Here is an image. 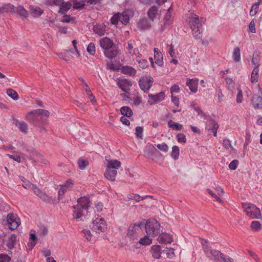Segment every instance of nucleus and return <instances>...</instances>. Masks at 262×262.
I'll list each match as a JSON object with an SVG mask.
<instances>
[{
	"label": "nucleus",
	"instance_id": "nucleus-1",
	"mask_svg": "<svg viewBox=\"0 0 262 262\" xmlns=\"http://www.w3.org/2000/svg\"><path fill=\"white\" fill-rule=\"evenodd\" d=\"M91 207V202L87 196L81 197L77 200V205H74L73 216L76 220L81 219L85 215L84 212L88 213Z\"/></svg>",
	"mask_w": 262,
	"mask_h": 262
},
{
	"label": "nucleus",
	"instance_id": "nucleus-2",
	"mask_svg": "<svg viewBox=\"0 0 262 262\" xmlns=\"http://www.w3.org/2000/svg\"><path fill=\"white\" fill-rule=\"evenodd\" d=\"M121 166V162L117 160L108 161L104 173L105 177L108 180L114 181L117 174V170Z\"/></svg>",
	"mask_w": 262,
	"mask_h": 262
},
{
	"label": "nucleus",
	"instance_id": "nucleus-3",
	"mask_svg": "<svg viewBox=\"0 0 262 262\" xmlns=\"http://www.w3.org/2000/svg\"><path fill=\"white\" fill-rule=\"evenodd\" d=\"M49 116V112L48 111L42 109H37L31 111L27 118L29 121L34 123L36 126H37L38 123L34 121L35 119H41L42 121H46Z\"/></svg>",
	"mask_w": 262,
	"mask_h": 262
},
{
	"label": "nucleus",
	"instance_id": "nucleus-4",
	"mask_svg": "<svg viewBox=\"0 0 262 262\" xmlns=\"http://www.w3.org/2000/svg\"><path fill=\"white\" fill-rule=\"evenodd\" d=\"M147 234L151 236L158 235L160 231V225L155 219L150 220L146 222L145 226Z\"/></svg>",
	"mask_w": 262,
	"mask_h": 262
},
{
	"label": "nucleus",
	"instance_id": "nucleus-5",
	"mask_svg": "<svg viewBox=\"0 0 262 262\" xmlns=\"http://www.w3.org/2000/svg\"><path fill=\"white\" fill-rule=\"evenodd\" d=\"M243 207L247 215L253 219H258L261 216L259 208L253 204L244 203Z\"/></svg>",
	"mask_w": 262,
	"mask_h": 262
},
{
	"label": "nucleus",
	"instance_id": "nucleus-6",
	"mask_svg": "<svg viewBox=\"0 0 262 262\" xmlns=\"http://www.w3.org/2000/svg\"><path fill=\"white\" fill-rule=\"evenodd\" d=\"M202 244L203 245L204 251L209 259L217 262L220 260V259H222L223 254L220 251L213 249L208 246H205L203 243H202Z\"/></svg>",
	"mask_w": 262,
	"mask_h": 262
},
{
	"label": "nucleus",
	"instance_id": "nucleus-7",
	"mask_svg": "<svg viewBox=\"0 0 262 262\" xmlns=\"http://www.w3.org/2000/svg\"><path fill=\"white\" fill-rule=\"evenodd\" d=\"M106 228L105 220L102 217H99V216L92 223V229L96 232H104Z\"/></svg>",
	"mask_w": 262,
	"mask_h": 262
},
{
	"label": "nucleus",
	"instance_id": "nucleus-8",
	"mask_svg": "<svg viewBox=\"0 0 262 262\" xmlns=\"http://www.w3.org/2000/svg\"><path fill=\"white\" fill-rule=\"evenodd\" d=\"M7 222L9 228L11 230L16 229L20 224V219L18 217L17 214L13 213L8 214Z\"/></svg>",
	"mask_w": 262,
	"mask_h": 262
},
{
	"label": "nucleus",
	"instance_id": "nucleus-9",
	"mask_svg": "<svg viewBox=\"0 0 262 262\" xmlns=\"http://www.w3.org/2000/svg\"><path fill=\"white\" fill-rule=\"evenodd\" d=\"M153 81L154 79L151 76H145L140 79L139 84L140 88L144 92H146L150 88Z\"/></svg>",
	"mask_w": 262,
	"mask_h": 262
},
{
	"label": "nucleus",
	"instance_id": "nucleus-10",
	"mask_svg": "<svg viewBox=\"0 0 262 262\" xmlns=\"http://www.w3.org/2000/svg\"><path fill=\"white\" fill-rule=\"evenodd\" d=\"M218 128L219 125L214 120L209 119L207 121L205 128L207 130L209 135L213 134V136L216 137Z\"/></svg>",
	"mask_w": 262,
	"mask_h": 262
},
{
	"label": "nucleus",
	"instance_id": "nucleus-11",
	"mask_svg": "<svg viewBox=\"0 0 262 262\" xmlns=\"http://www.w3.org/2000/svg\"><path fill=\"white\" fill-rule=\"evenodd\" d=\"M189 25L192 31H194L196 28H202V26L199 16L196 14H193L189 17Z\"/></svg>",
	"mask_w": 262,
	"mask_h": 262
},
{
	"label": "nucleus",
	"instance_id": "nucleus-12",
	"mask_svg": "<svg viewBox=\"0 0 262 262\" xmlns=\"http://www.w3.org/2000/svg\"><path fill=\"white\" fill-rule=\"evenodd\" d=\"M144 227V223H139L130 225L128 229L127 235L129 237H133L139 232L142 228Z\"/></svg>",
	"mask_w": 262,
	"mask_h": 262
},
{
	"label": "nucleus",
	"instance_id": "nucleus-13",
	"mask_svg": "<svg viewBox=\"0 0 262 262\" xmlns=\"http://www.w3.org/2000/svg\"><path fill=\"white\" fill-rule=\"evenodd\" d=\"M13 123L19 129V130L24 133L26 134L28 132V125L27 124L23 121H19V120L13 118L12 119Z\"/></svg>",
	"mask_w": 262,
	"mask_h": 262
},
{
	"label": "nucleus",
	"instance_id": "nucleus-14",
	"mask_svg": "<svg viewBox=\"0 0 262 262\" xmlns=\"http://www.w3.org/2000/svg\"><path fill=\"white\" fill-rule=\"evenodd\" d=\"M99 45L104 51L110 49L114 45L113 41L109 38L105 37L99 40Z\"/></svg>",
	"mask_w": 262,
	"mask_h": 262
},
{
	"label": "nucleus",
	"instance_id": "nucleus-15",
	"mask_svg": "<svg viewBox=\"0 0 262 262\" xmlns=\"http://www.w3.org/2000/svg\"><path fill=\"white\" fill-rule=\"evenodd\" d=\"M13 13L17 14L22 18H26L29 15L27 11L21 5H18L17 7L14 6Z\"/></svg>",
	"mask_w": 262,
	"mask_h": 262
},
{
	"label": "nucleus",
	"instance_id": "nucleus-16",
	"mask_svg": "<svg viewBox=\"0 0 262 262\" xmlns=\"http://www.w3.org/2000/svg\"><path fill=\"white\" fill-rule=\"evenodd\" d=\"M118 84L120 88L125 92H127L128 90H129L130 88L131 87L132 84V82L126 79H120L119 80L118 82Z\"/></svg>",
	"mask_w": 262,
	"mask_h": 262
},
{
	"label": "nucleus",
	"instance_id": "nucleus-17",
	"mask_svg": "<svg viewBox=\"0 0 262 262\" xmlns=\"http://www.w3.org/2000/svg\"><path fill=\"white\" fill-rule=\"evenodd\" d=\"M158 240L159 243L165 244L171 243L173 241L172 235L166 233L161 234L158 236Z\"/></svg>",
	"mask_w": 262,
	"mask_h": 262
},
{
	"label": "nucleus",
	"instance_id": "nucleus-18",
	"mask_svg": "<svg viewBox=\"0 0 262 262\" xmlns=\"http://www.w3.org/2000/svg\"><path fill=\"white\" fill-rule=\"evenodd\" d=\"M154 59L156 63L160 67L163 65V55L158 48H154Z\"/></svg>",
	"mask_w": 262,
	"mask_h": 262
},
{
	"label": "nucleus",
	"instance_id": "nucleus-19",
	"mask_svg": "<svg viewBox=\"0 0 262 262\" xmlns=\"http://www.w3.org/2000/svg\"><path fill=\"white\" fill-rule=\"evenodd\" d=\"M251 102L255 109H262V97L254 95L251 99Z\"/></svg>",
	"mask_w": 262,
	"mask_h": 262
},
{
	"label": "nucleus",
	"instance_id": "nucleus-20",
	"mask_svg": "<svg viewBox=\"0 0 262 262\" xmlns=\"http://www.w3.org/2000/svg\"><path fill=\"white\" fill-rule=\"evenodd\" d=\"M186 84L189 86L190 90L193 93H196L198 91V79H188Z\"/></svg>",
	"mask_w": 262,
	"mask_h": 262
},
{
	"label": "nucleus",
	"instance_id": "nucleus-21",
	"mask_svg": "<svg viewBox=\"0 0 262 262\" xmlns=\"http://www.w3.org/2000/svg\"><path fill=\"white\" fill-rule=\"evenodd\" d=\"M147 15L150 20L153 21L158 15V8L155 6L151 7L147 12Z\"/></svg>",
	"mask_w": 262,
	"mask_h": 262
},
{
	"label": "nucleus",
	"instance_id": "nucleus-22",
	"mask_svg": "<svg viewBox=\"0 0 262 262\" xmlns=\"http://www.w3.org/2000/svg\"><path fill=\"white\" fill-rule=\"evenodd\" d=\"M106 26L104 24H99L94 26L93 30L97 34L101 36L105 34Z\"/></svg>",
	"mask_w": 262,
	"mask_h": 262
},
{
	"label": "nucleus",
	"instance_id": "nucleus-23",
	"mask_svg": "<svg viewBox=\"0 0 262 262\" xmlns=\"http://www.w3.org/2000/svg\"><path fill=\"white\" fill-rule=\"evenodd\" d=\"M29 9L31 14L35 17H38L40 16L43 12V10L40 8L32 5L29 6Z\"/></svg>",
	"mask_w": 262,
	"mask_h": 262
},
{
	"label": "nucleus",
	"instance_id": "nucleus-24",
	"mask_svg": "<svg viewBox=\"0 0 262 262\" xmlns=\"http://www.w3.org/2000/svg\"><path fill=\"white\" fill-rule=\"evenodd\" d=\"M150 252L152 256L156 259L159 258L162 254L161 247L159 245L152 246L151 248Z\"/></svg>",
	"mask_w": 262,
	"mask_h": 262
},
{
	"label": "nucleus",
	"instance_id": "nucleus-25",
	"mask_svg": "<svg viewBox=\"0 0 262 262\" xmlns=\"http://www.w3.org/2000/svg\"><path fill=\"white\" fill-rule=\"evenodd\" d=\"M138 26L139 28L142 30H146L149 29L151 26V23L146 18L140 19L138 23Z\"/></svg>",
	"mask_w": 262,
	"mask_h": 262
},
{
	"label": "nucleus",
	"instance_id": "nucleus-26",
	"mask_svg": "<svg viewBox=\"0 0 262 262\" xmlns=\"http://www.w3.org/2000/svg\"><path fill=\"white\" fill-rule=\"evenodd\" d=\"M14 6L10 3L5 4L2 7H0V14L5 13L13 12Z\"/></svg>",
	"mask_w": 262,
	"mask_h": 262
},
{
	"label": "nucleus",
	"instance_id": "nucleus-27",
	"mask_svg": "<svg viewBox=\"0 0 262 262\" xmlns=\"http://www.w3.org/2000/svg\"><path fill=\"white\" fill-rule=\"evenodd\" d=\"M157 150V149L152 144H148L144 149V154L149 157L153 155Z\"/></svg>",
	"mask_w": 262,
	"mask_h": 262
},
{
	"label": "nucleus",
	"instance_id": "nucleus-28",
	"mask_svg": "<svg viewBox=\"0 0 262 262\" xmlns=\"http://www.w3.org/2000/svg\"><path fill=\"white\" fill-rule=\"evenodd\" d=\"M17 236L15 234H11L7 242V246L10 249L14 248L15 244L16 242Z\"/></svg>",
	"mask_w": 262,
	"mask_h": 262
},
{
	"label": "nucleus",
	"instance_id": "nucleus-29",
	"mask_svg": "<svg viewBox=\"0 0 262 262\" xmlns=\"http://www.w3.org/2000/svg\"><path fill=\"white\" fill-rule=\"evenodd\" d=\"M135 44V41H129L127 42V45L126 46V49L128 50L129 53L130 55H137L138 52V50L137 48H135L133 49L134 48V45Z\"/></svg>",
	"mask_w": 262,
	"mask_h": 262
},
{
	"label": "nucleus",
	"instance_id": "nucleus-30",
	"mask_svg": "<svg viewBox=\"0 0 262 262\" xmlns=\"http://www.w3.org/2000/svg\"><path fill=\"white\" fill-rule=\"evenodd\" d=\"M119 21L123 25H126L129 21V16L126 11H124L122 13H118Z\"/></svg>",
	"mask_w": 262,
	"mask_h": 262
},
{
	"label": "nucleus",
	"instance_id": "nucleus-31",
	"mask_svg": "<svg viewBox=\"0 0 262 262\" xmlns=\"http://www.w3.org/2000/svg\"><path fill=\"white\" fill-rule=\"evenodd\" d=\"M121 114L123 115V116H126L127 117H130L133 116V112L130 108L127 106H124L120 108Z\"/></svg>",
	"mask_w": 262,
	"mask_h": 262
},
{
	"label": "nucleus",
	"instance_id": "nucleus-32",
	"mask_svg": "<svg viewBox=\"0 0 262 262\" xmlns=\"http://www.w3.org/2000/svg\"><path fill=\"white\" fill-rule=\"evenodd\" d=\"M104 54L106 57L113 59L118 55V52L117 50L111 48L110 49L104 51Z\"/></svg>",
	"mask_w": 262,
	"mask_h": 262
},
{
	"label": "nucleus",
	"instance_id": "nucleus-33",
	"mask_svg": "<svg viewBox=\"0 0 262 262\" xmlns=\"http://www.w3.org/2000/svg\"><path fill=\"white\" fill-rule=\"evenodd\" d=\"M149 97L154 101V103H157L164 99L165 94L163 92H160L156 95H149Z\"/></svg>",
	"mask_w": 262,
	"mask_h": 262
},
{
	"label": "nucleus",
	"instance_id": "nucleus-34",
	"mask_svg": "<svg viewBox=\"0 0 262 262\" xmlns=\"http://www.w3.org/2000/svg\"><path fill=\"white\" fill-rule=\"evenodd\" d=\"M163 255H165L168 258H172L175 256L174 250L173 248H166L162 252Z\"/></svg>",
	"mask_w": 262,
	"mask_h": 262
},
{
	"label": "nucleus",
	"instance_id": "nucleus-35",
	"mask_svg": "<svg viewBox=\"0 0 262 262\" xmlns=\"http://www.w3.org/2000/svg\"><path fill=\"white\" fill-rule=\"evenodd\" d=\"M121 70L123 73L130 76H134L136 73V70L134 68L129 66L123 67Z\"/></svg>",
	"mask_w": 262,
	"mask_h": 262
},
{
	"label": "nucleus",
	"instance_id": "nucleus-36",
	"mask_svg": "<svg viewBox=\"0 0 262 262\" xmlns=\"http://www.w3.org/2000/svg\"><path fill=\"white\" fill-rule=\"evenodd\" d=\"M259 70L256 68H254L251 74V79L250 81L252 83H256L258 81V77H259Z\"/></svg>",
	"mask_w": 262,
	"mask_h": 262
},
{
	"label": "nucleus",
	"instance_id": "nucleus-37",
	"mask_svg": "<svg viewBox=\"0 0 262 262\" xmlns=\"http://www.w3.org/2000/svg\"><path fill=\"white\" fill-rule=\"evenodd\" d=\"M168 126L176 130H181L183 129V125L177 122H174L172 120H170L168 122Z\"/></svg>",
	"mask_w": 262,
	"mask_h": 262
},
{
	"label": "nucleus",
	"instance_id": "nucleus-38",
	"mask_svg": "<svg viewBox=\"0 0 262 262\" xmlns=\"http://www.w3.org/2000/svg\"><path fill=\"white\" fill-rule=\"evenodd\" d=\"M260 4V2H257L252 5L251 10L249 12V14L251 16H253L257 14V13L258 11L259 6Z\"/></svg>",
	"mask_w": 262,
	"mask_h": 262
},
{
	"label": "nucleus",
	"instance_id": "nucleus-39",
	"mask_svg": "<svg viewBox=\"0 0 262 262\" xmlns=\"http://www.w3.org/2000/svg\"><path fill=\"white\" fill-rule=\"evenodd\" d=\"M148 197L151 198L152 196L151 195H145L141 198L139 195L134 193L129 194L127 195V198L129 200H134L136 202H139L141 199L144 200Z\"/></svg>",
	"mask_w": 262,
	"mask_h": 262
},
{
	"label": "nucleus",
	"instance_id": "nucleus-40",
	"mask_svg": "<svg viewBox=\"0 0 262 262\" xmlns=\"http://www.w3.org/2000/svg\"><path fill=\"white\" fill-rule=\"evenodd\" d=\"M232 57L234 60L236 62H239L241 60V53L240 49L238 47H236L234 48Z\"/></svg>",
	"mask_w": 262,
	"mask_h": 262
},
{
	"label": "nucleus",
	"instance_id": "nucleus-41",
	"mask_svg": "<svg viewBox=\"0 0 262 262\" xmlns=\"http://www.w3.org/2000/svg\"><path fill=\"white\" fill-rule=\"evenodd\" d=\"M71 3L70 2H67L66 3H64L62 5H61L62 8H60L59 10V13H61L62 14H64L67 13L68 10H69L71 7Z\"/></svg>",
	"mask_w": 262,
	"mask_h": 262
},
{
	"label": "nucleus",
	"instance_id": "nucleus-42",
	"mask_svg": "<svg viewBox=\"0 0 262 262\" xmlns=\"http://www.w3.org/2000/svg\"><path fill=\"white\" fill-rule=\"evenodd\" d=\"M151 239L148 236H145L139 241V243L144 246L149 245L151 243Z\"/></svg>",
	"mask_w": 262,
	"mask_h": 262
},
{
	"label": "nucleus",
	"instance_id": "nucleus-43",
	"mask_svg": "<svg viewBox=\"0 0 262 262\" xmlns=\"http://www.w3.org/2000/svg\"><path fill=\"white\" fill-rule=\"evenodd\" d=\"M7 95L14 100H16L18 98L17 93L12 89H8L7 90Z\"/></svg>",
	"mask_w": 262,
	"mask_h": 262
},
{
	"label": "nucleus",
	"instance_id": "nucleus-44",
	"mask_svg": "<svg viewBox=\"0 0 262 262\" xmlns=\"http://www.w3.org/2000/svg\"><path fill=\"white\" fill-rule=\"evenodd\" d=\"M179 156V148L177 146H173L172 148L171 156L174 159H178Z\"/></svg>",
	"mask_w": 262,
	"mask_h": 262
},
{
	"label": "nucleus",
	"instance_id": "nucleus-45",
	"mask_svg": "<svg viewBox=\"0 0 262 262\" xmlns=\"http://www.w3.org/2000/svg\"><path fill=\"white\" fill-rule=\"evenodd\" d=\"M137 61L138 62L139 66L144 69L147 67L148 66V62L146 60L144 59L140 58L139 57H138L137 59Z\"/></svg>",
	"mask_w": 262,
	"mask_h": 262
},
{
	"label": "nucleus",
	"instance_id": "nucleus-46",
	"mask_svg": "<svg viewBox=\"0 0 262 262\" xmlns=\"http://www.w3.org/2000/svg\"><path fill=\"white\" fill-rule=\"evenodd\" d=\"M252 63L254 68H256L258 69V67L260 65V60L257 55L253 56L252 59Z\"/></svg>",
	"mask_w": 262,
	"mask_h": 262
},
{
	"label": "nucleus",
	"instance_id": "nucleus-47",
	"mask_svg": "<svg viewBox=\"0 0 262 262\" xmlns=\"http://www.w3.org/2000/svg\"><path fill=\"white\" fill-rule=\"evenodd\" d=\"M79 167L81 169H84L88 164V162L82 159H79L78 160Z\"/></svg>",
	"mask_w": 262,
	"mask_h": 262
},
{
	"label": "nucleus",
	"instance_id": "nucleus-48",
	"mask_svg": "<svg viewBox=\"0 0 262 262\" xmlns=\"http://www.w3.org/2000/svg\"><path fill=\"white\" fill-rule=\"evenodd\" d=\"M136 130V135L137 138L139 139H142L143 138V127L141 126H137L136 127L135 129Z\"/></svg>",
	"mask_w": 262,
	"mask_h": 262
},
{
	"label": "nucleus",
	"instance_id": "nucleus-49",
	"mask_svg": "<svg viewBox=\"0 0 262 262\" xmlns=\"http://www.w3.org/2000/svg\"><path fill=\"white\" fill-rule=\"evenodd\" d=\"M87 51L91 54V55H94L95 53V46L94 45V43L91 42L88 46L87 48Z\"/></svg>",
	"mask_w": 262,
	"mask_h": 262
},
{
	"label": "nucleus",
	"instance_id": "nucleus-50",
	"mask_svg": "<svg viewBox=\"0 0 262 262\" xmlns=\"http://www.w3.org/2000/svg\"><path fill=\"white\" fill-rule=\"evenodd\" d=\"M157 147L162 151L167 152L168 150V146L165 143H162V144H158L157 145Z\"/></svg>",
	"mask_w": 262,
	"mask_h": 262
},
{
	"label": "nucleus",
	"instance_id": "nucleus-51",
	"mask_svg": "<svg viewBox=\"0 0 262 262\" xmlns=\"http://www.w3.org/2000/svg\"><path fill=\"white\" fill-rule=\"evenodd\" d=\"M11 258L6 254H0V262H9Z\"/></svg>",
	"mask_w": 262,
	"mask_h": 262
},
{
	"label": "nucleus",
	"instance_id": "nucleus-52",
	"mask_svg": "<svg viewBox=\"0 0 262 262\" xmlns=\"http://www.w3.org/2000/svg\"><path fill=\"white\" fill-rule=\"evenodd\" d=\"M48 233V229L45 226H41L39 228L38 233L41 236H45Z\"/></svg>",
	"mask_w": 262,
	"mask_h": 262
},
{
	"label": "nucleus",
	"instance_id": "nucleus-53",
	"mask_svg": "<svg viewBox=\"0 0 262 262\" xmlns=\"http://www.w3.org/2000/svg\"><path fill=\"white\" fill-rule=\"evenodd\" d=\"M202 28H196L193 32V36L195 39H198L201 38V33H202Z\"/></svg>",
	"mask_w": 262,
	"mask_h": 262
},
{
	"label": "nucleus",
	"instance_id": "nucleus-54",
	"mask_svg": "<svg viewBox=\"0 0 262 262\" xmlns=\"http://www.w3.org/2000/svg\"><path fill=\"white\" fill-rule=\"evenodd\" d=\"M251 227L255 230L261 228V224L258 221H253L251 224Z\"/></svg>",
	"mask_w": 262,
	"mask_h": 262
},
{
	"label": "nucleus",
	"instance_id": "nucleus-55",
	"mask_svg": "<svg viewBox=\"0 0 262 262\" xmlns=\"http://www.w3.org/2000/svg\"><path fill=\"white\" fill-rule=\"evenodd\" d=\"M32 188L33 189L34 193L39 198H40V196L43 193V192H42L35 185L32 184Z\"/></svg>",
	"mask_w": 262,
	"mask_h": 262
},
{
	"label": "nucleus",
	"instance_id": "nucleus-56",
	"mask_svg": "<svg viewBox=\"0 0 262 262\" xmlns=\"http://www.w3.org/2000/svg\"><path fill=\"white\" fill-rule=\"evenodd\" d=\"M178 141L180 143H185L186 142V139L185 135L182 133H180L177 135Z\"/></svg>",
	"mask_w": 262,
	"mask_h": 262
},
{
	"label": "nucleus",
	"instance_id": "nucleus-57",
	"mask_svg": "<svg viewBox=\"0 0 262 262\" xmlns=\"http://www.w3.org/2000/svg\"><path fill=\"white\" fill-rule=\"evenodd\" d=\"M238 93L236 96V102L241 103L243 100L242 91L240 89H237Z\"/></svg>",
	"mask_w": 262,
	"mask_h": 262
},
{
	"label": "nucleus",
	"instance_id": "nucleus-58",
	"mask_svg": "<svg viewBox=\"0 0 262 262\" xmlns=\"http://www.w3.org/2000/svg\"><path fill=\"white\" fill-rule=\"evenodd\" d=\"M238 161L237 160L232 161L229 165L230 169L235 170L237 167Z\"/></svg>",
	"mask_w": 262,
	"mask_h": 262
},
{
	"label": "nucleus",
	"instance_id": "nucleus-59",
	"mask_svg": "<svg viewBox=\"0 0 262 262\" xmlns=\"http://www.w3.org/2000/svg\"><path fill=\"white\" fill-rule=\"evenodd\" d=\"M207 191L212 197L214 198L217 201L220 203H223V201L220 199V198L217 194L213 193L210 189H207Z\"/></svg>",
	"mask_w": 262,
	"mask_h": 262
},
{
	"label": "nucleus",
	"instance_id": "nucleus-60",
	"mask_svg": "<svg viewBox=\"0 0 262 262\" xmlns=\"http://www.w3.org/2000/svg\"><path fill=\"white\" fill-rule=\"evenodd\" d=\"M40 198L45 202L48 203H51L53 201V199L47 195L46 193H43L42 195L40 196Z\"/></svg>",
	"mask_w": 262,
	"mask_h": 262
},
{
	"label": "nucleus",
	"instance_id": "nucleus-61",
	"mask_svg": "<svg viewBox=\"0 0 262 262\" xmlns=\"http://www.w3.org/2000/svg\"><path fill=\"white\" fill-rule=\"evenodd\" d=\"M50 5L61 6L63 4V0H50Z\"/></svg>",
	"mask_w": 262,
	"mask_h": 262
},
{
	"label": "nucleus",
	"instance_id": "nucleus-62",
	"mask_svg": "<svg viewBox=\"0 0 262 262\" xmlns=\"http://www.w3.org/2000/svg\"><path fill=\"white\" fill-rule=\"evenodd\" d=\"M112 24L117 25L119 21L118 14H115L111 19Z\"/></svg>",
	"mask_w": 262,
	"mask_h": 262
},
{
	"label": "nucleus",
	"instance_id": "nucleus-63",
	"mask_svg": "<svg viewBox=\"0 0 262 262\" xmlns=\"http://www.w3.org/2000/svg\"><path fill=\"white\" fill-rule=\"evenodd\" d=\"M223 145L227 149L232 147L231 141L228 139H224L223 140Z\"/></svg>",
	"mask_w": 262,
	"mask_h": 262
},
{
	"label": "nucleus",
	"instance_id": "nucleus-64",
	"mask_svg": "<svg viewBox=\"0 0 262 262\" xmlns=\"http://www.w3.org/2000/svg\"><path fill=\"white\" fill-rule=\"evenodd\" d=\"M84 4L80 2H74L73 4V8L75 9H81L84 7Z\"/></svg>",
	"mask_w": 262,
	"mask_h": 262
}]
</instances>
